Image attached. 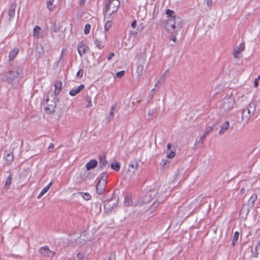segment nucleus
Instances as JSON below:
<instances>
[{"label":"nucleus","instance_id":"obj_44","mask_svg":"<svg viewBox=\"0 0 260 260\" xmlns=\"http://www.w3.org/2000/svg\"><path fill=\"white\" fill-rule=\"evenodd\" d=\"M129 167L137 169L138 166V162L137 161L134 164H129Z\"/></svg>","mask_w":260,"mask_h":260},{"label":"nucleus","instance_id":"obj_10","mask_svg":"<svg viewBox=\"0 0 260 260\" xmlns=\"http://www.w3.org/2000/svg\"><path fill=\"white\" fill-rule=\"evenodd\" d=\"M158 205L159 202H155L152 205H150L147 203L145 207V211L147 212L149 211L150 212L152 213Z\"/></svg>","mask_w":260,"mask_h":260},{"label":"nucleus","instance_id":"obj_52","mask_svg":"<svg viewBox=\"0 0 260 260\" xmlns=\"http://www.w3.org/2000/svg\"><path fill=\"white\" fill-rule=\"evenodd\" d=\"M239 54V52H237L236 50H234V53H233V55H234V57L238 58Z\"/></svg>","mask_w":260,"mask_h":260},{"label":"nucleus","instance_id":"obj_36","mask_svg":"<svg viewBox=\"0 0 260 260\" xmlns=\"http://www.w3.org/2000/svg\"><path fill=\"white\" fill-rule=\"evenodd\" d=\"M132 200L130 197L125 196L124 198V204L126 206H129L132 204Z\"/></svg>","mask_w":260,"mask_h":260},{"label":"nucleus","instance_id":"obj_50","mask_svg":"<svg viewBox=\"0 0 260 260\" xmlns=\"http://www.w3.org/2000/svg\"><path fill=\"white\" fill-rule=\"evenodd\" d=\"M115 55V54L113 52H111L110 53V54L109 55L108 57V60H110V59H111V58Z\"/></svg>","mask_w":260,"mask_h":260},{"label":"nucleus","instance_id":"obj_37","mask_svg":"<svg viewBox=\"0 0 260 260\" xmlns=\"http://www.w3.org/2000/svg\"><path fill=\"white\" fill-rule=\"evenodd\" d=\"M244 44L241 43L239 45V46L237 47V48L235 50H236L237 52H239L240 53L241 52L243 51L244 50Z\"/></svg>","mask_w":260,"mask_h":260},{"label":"nucleus","instance_id":"obj_55","mask_svg":"<svg viewBox=\"0 0 260 260\" xmlns=\"http://www.w3.org/2000/svg\"><path fill=\"white\" fill-rule=\"evenodd\" d=\"M258 80H257V79H255L254 80V86L255 87H257L258 85Z\"/></svg>","mask_w":260,"mask_h":260},{"label":"nucleus","instance_id":"obj_9","mask_svg":"<svg viewBox=\"0 0 260 260\" xmlns=\"http://www.w3.org/2000/svg\"><path fill=\"white\" fill-rule=\"evenodd\" d=\"M106 184L107 182H103L99 180V182L96 186V189L98 193L101 194L104 192L105 189Z\"/></svg>","mask_w":260,"mask_h":260},{"label":"nucleus","instance_id":"obj_5","mask_svg":"<svg viewBox=\"0 0 260 260\" xmlns=\"http://www.w3.org/2000/svg\"><path fill=\"white\" fill-rule=\"evenodd\" d=\"M22 76V69L21 68H17L15 71H10L6 75V81L10 83L15 79L21 78Z\"/></svg>","mask_w":260,"mask_h":260},{"label":"nucleus","instance_id":"obj_18","mask_svg":"<svg viewBox=\"0 0 260 260\" xmlns=\"http://www.w3.org/2000/svg\"><path fill=\"white\" fill-rule=\"evenodd\" d=\"M16 6L17 5L16 3L12 4L10 6V7L9 10V16L10 19L13 18L15 15V9L16 8Z\"/></svg>","mask_w":260,"mask_h":260},{"label":"nucleus","instance_id":"obj_15","mask_svg":"<svg viewBox=\"0 0 260 260\" xmlns=\"http://www.w3.org/2000/svg\"><path fill=\"white\" fill-rule=\"evenodd\" d=\"M257 199V194L255 193H253L252 194L251 197L249 198L247 204L249 207L252 208L255 204V202Z\"/></svg>","mask_w":260,"mask_h":260},{"label":"nucleus","instance_id":"obj_31","mask_svg":"<svg viewBox=\"0 0 260 260\" xmlns=\"http://www.w3.org/2000/svg\"><path fill=\"white\" fill-rule=\"evenodd\" d=\"M100 176H101V177L99 179L100 181H103V182H107V177H108V174L107 172H103V173H101Z\"/></svg>","mask_w":260,"mask_h":260},{"label":"nucleus","instance_id":"obj_25","mask_svg":"<svg viewBox=\"0 0 260 260\" xmlns=\"http://www.w3.org/2000/svg\"><path fill=\"white\" fill-rule=\"evenodd\" d=\"M246 108L248 109L249 113L253 114L255 111V104L253 102L250 103Z\"/></svg>","mask_w":260,"mask_h":260},{"label":"nucleus","instance_id":"obj_29","mask_svg":"<svg viewBox=\"0 0 260 260\" xmlns=\"http://www.w3.org/2000/svg\"><path fill=\"white\" fill-rule=\"evenodd\" d=\"M146 57L141 56L138 59L137 64L144 67L146 64Z\"/></svg>","mask_w":260,"mask_h":260},{"label":"nucleus","instance_id":"obj_53","mask_svg":"<svg viewBox=\"0 0 260 260\" xmlns=\"http://www.w3.org/2000/svg\"><path fill=\"white\" fill-rule=\"evenodd\" d=\"M207 5L208 6L210 7L212 5V0H207Z\"/></svg>","mask_w":260,"mask_h":260},{"label":"nucleus","instance_id":"obj_11","mask_svg":"<svg viewBox=\"0 0 260 260\" xmlns=\"http://www.w3.org/2000/svg\"><path fill=\"white\" fill-rule=\"evenodd\" d=\"M215 124H213L211 126H208L203 135L201 136L199 140V142H201V143H203L204 139L205 138V137L212 131V130L215 127Z\"/></svg>","mask_w":260,"mask_h":260},{"label":"nucleus","instance_id":"obj_23","mask_svg":"<svg viewBox=\"0 0 260 260\" xmlns=\"http://www.w3.org/2000/svg\"><path fill=\"white\" fill-rule=\"evenodd\" d=\"M230 126V123L228 121H226L224 122L221 127L220 129L219 130V134L220 135L223 134L226 130L228 129Z\"/></svg>","mask_w":260,"mask_h":260},{"label":"nucleus","instance_id":"obj_39","mask_svg":"<svg viewBox=\"0 0 260 260\" xmlns=\"http://www.w3.org/2000/svg\"><path fill=\"white\" fill-rule=\"evenodd\" d=\"M90 25L89 24H86L84 27V33L86 35H87L89 33V30L90 29Z\"/></svg>","mask_w":260,"mask_h":260},{"label":"nucleus","instance_id":"obj_51","mask_svg":"<svg viewBox=\"0 0 260 260\" xmlns=\"http://www.w3.org/2000/svg\"><path fill=\"white\" fill-rule=\"evenodd\" d=\"M136 25H137V22H136V20H134L132 24H131V26L133 28H135L136 27Z\"/></svg>","mask_w":260,"mask_h":260},{"label":"nucleus","instance_id":"obj_33","mask_svg":"<svg viewBox=\"0 0 260 260\" xmlns=\"http://www.w3.org/2000/svg\"><path fill=\"white\" fill-rule=\"evenodd\" d=\"M95 46L99 48V49H102L104 47V45H103V43L101 40L96 39L95 41Z\"/></svg>","mask_w":260,"mask_h":260},{"label":"nucleus","instance_id":"obj_35","mask_svg":"<svg viewBox=\"0 0 260 260\" xmlns=\"http://www.w3.org/2000/svg\"><path fill=\"white\" fill-rule=\"evenodd\" d=\"M54 0H47V8L50 10H52L53 9V3Z\"/></svg>","mask_w":260,"mask_h":260},{"label":"nucleus","instance_id":"obj_47","mask_svg":"<svg viewBox=\"0 0 260 260\" xmlns=\"http://www.w3.org/2000/svg\"><path fill=\"white\" fill-rule=\"evenodd\" d=\"M114 111L111 110V111L110 112L109 115L107 117V118L109 119V120H110L113 117V116H114Z\"/></svg>","mask_w":260,"mask_h":260},{"label":"nucleus","instance_id":"obj_38","mask_svg":"<svg viewBox=\"0 0 260 260\" xmlns=\"http://www.w3.org/2000/svg\"><path fill=\"white\" fill-rule=\"evenodd\" d=\"M80 193L82 194L83 199L86 201L89 200L91 198V196L87 192L84 193L80 192Z\"/></svg>","mask_w":260,"mask_h":260},{"label":"nucleus","instance_id":"obj_28","mask_svg":"<svg viewBox=\"0 0 260 260\" xmlns=\"http://www.w3.org/2000/svg\"><path fill=\"white\" fill-rule=\"evenodd\" d=\"M239 236V233L238 232H235L234 234V237L232 239V246L233 247L235 246L236 242H237Z\"/></svg>","mask_w":260,"mask_h":260},{"label":"nucleus","instance_id":"obj_8","mask_svg":"<svg viewBox=\"0 0 260 260\" xmlns=\"http://www.w3.org/2000/svg\"><path fill=\"white\" fill-rule=\"evenodd\" d=\"M99 168L102 171L107 168H109V164L108 161L106 159L105 155H100L99 157Z\"/></svg>","mask_w":260,"mask_h":260},{"label":"nucleus","instance_id":"obj_49","mask_svg":"<svg viewBox=\"0 0 260 260\" xmlns=\"http://www.w3.org/2000/svg\"><path fill=\"white\" fill-rule=\"evenodd\" d=\"M168 162V161L166 159H162L160 163V165L163 167H165L167 164Z\"/></svg>","mask_w":260,"mask_h":260},{"label":"nucleus","instance_id":"obj_24","mask_svg":"<svg viewBox=\"0 0 260 260\" xmlns=\"http://www.w3.org/2000/svg\"><path fill=\"white\" fill-rule=\"evenodd\" d=\"M51 182H50L42 190V191L38 196V199H40L44 194H45L48 191L51 185Z\"/></svg>","mask_w":260,"mask_h":260},{"label":"nucleus","instance_id":"obj_43","mask_svg":"<svg viewBox=\"0 0 260 260\" xmlns=\"http://www.w3.org/2000/svg\"><path fill=\"white\" fill-rule=\"evenodd\" d=\"M175 155V152L173 151H171L169 154H168L167 157L168 158H172Z\"/></svg>","mask_w":260,"mask_h":260},{"label":"nucleus","instance_id":"obj_22","mask_svg":"<svg viewBox=\"0 0 260 260\" xmlns=\"http://www.w3.org/2000/svg\"><path fill=\"white\" fill-rule=\"evenodd\" d=\"M19 52V49L18 48H14L9 53V59L13 60Z\"/></svg>","mask_w":260,"mask_h":260},{"label":"nucleus","instance_id":"obj_2","mask_svg":"<svg viewBox=\"0 0 260 260\" xmlns=\"http://www.w3.org/2000/svg\"><path fill=\"white\" fill-rule=\"evenodd\" d=\"M235 104V99L232 96L224 98L222 100L220 112L223 114L232 110Z\"/></svg>","mask_w":260,"mask_h":260},{"label":"nucleus","instance_id":"obj_56","mask_svg":"<svg viewBox=\"0 0 260 260\" xmlns=\"http://www.w3.org/2000/svg\"><path fill=\"white\" fill-rule=\"evenodd\" d=\"M117 106L116 105H113L111 107V110L114 111L115 109L116 108Z\"/></svg>","mask_w":260,"mask_h":260},{"label":"nucleus","instance_id":"obj_54","mask_svg":"<svg viewBox=\"0 0 260 260\" xmlns=\"http://www.w3.org/2000/svg\"><path fill=\"white\" fill-rule=\"evenodd\" d=\"M54 148V145L53 144H50L48 149L50 151H52V150Z\"/></svg>","mask_w":260,"mask_h":260},{"label":"nucleus","instance_id":"obj_58","mask_svg":"<svg viewBox=\"0 0 260 260\" xmlns=\"http://www.w3.org/2000/svg\"><path fill=\"white\" fill-rule=\"evenodd\" d=\"M172 147V144L171 143H168L167 145V148L168 149H170V148Z\"/></svg>","mask_w":260,"mask_h":260},{"label":"nucleus","instance_id":"obj_34","mask_svg":"<svg viewBox=\"0 0 260 260\" xmlns=\"http://www.w3.org/2000/svg\"><path fill=\"white\" fill-rule=\"evenodd\" d=\"M167 71H166V72L164 73V75H162L160 77V78L159 80H158L156 82V83H155V87H156V86H157V84H160V83H161V82H164V81H165V79H166V73H167Z\"/></svg>","mask_w":260,"mask_h":260},{"label":"nucleus","instance_id":"obj_42","mask_svg":"<svg viewBox=\"0 0 260 260\" xmlns=\"http://www.w3.org/2000/svg\"><path fill=\"white\" fill-rule=\"evenodd\" d=\"M77 256L78 260H83L85 257V255L83 253H79L77 254Z\"/></svg>","mask_w":260,"mask_h":260},{"label":"nucleus","instance_id":"obj_4","mask_svg":"<svg viewBox=\"0 0 260 260\" xmlns=\"http://www.w3.org/2000/svg\"><path fill=\"white\" fill-rule=\"evenodd\" d=\"M120 6V2L118 0H108V3L105 6L106 14L111 15L117 11Z\"/></svg>","mask_w":260,"mask_h":260},{"label":"nucleus","instance_id":"obj_21","mask_svg":"<svg viewBox=\"0 0 260 260\" xmlns=\"http://www.w3.org/2000/svg\"><path fill=\"white\" fill-rule=\"evenodd\" d=\"M252 114L249 113L248 109H244L242 112V119L243 120H247Z\"/></svg>","mask_w":260,"mask_h":260},{"label":"nucleus","instance_id":"obj_19","mask_svg":"<svg viewBox=\"0 0 260 260\" xmlns=\"http://www.w3.org/2000/svg\"><path fill=\"white\" fill-rule=\"evenodd\" d=\"M88 47L84 44H81L78 47V51L80 56H82L86 52V49Z\"/></svg>","mask_w":260,"mask_h":260},{"label":"nucleus","instance_id":"obj_3","mask_svg":"<svg viewBox=\"0 0 260 260\" xmlns=\"http://www.w3.org/2000/svg\"><path fill=\"white\" fill-rule=\"evenodd\" d=\"M57 98L52 93L50 96H48L46 100L45 110L48 113H52L55 112Z\"/></svg>","mask_w":260,"mask_h":260},{"label":"nucleus","instance_id":"obj_7","mask_svg":"<svg viewBox=\"0 0 260 260\" xmlns=\"http://www.w3.org/2000/svg\"><path fill=\"white\" fill-rule=\"evenodd\" d=\"M41 254L44 257L52 258L55 254V252L51 250L47 246L41 247L39 249Z\"/></svg>","mask_w":260,"mask_h":260},{"label":"nucleus","instance_id":"obj_6","mask_svg":"<svg viewBox=\"0 0 260 260\" xmlns=\"http://www.w3.org/2000/svg\"><path fill=\"white\" fill-rule=\"evenodd\" d=\"M104 209L107 212H109L115 207L118 203V200L114 194L113 197L104 201Z\"/></svg>","mask_w":260,"mask_h":260},{"label":"nucleus","instance_id":"obj_17","mask_svg":"<svg viewBox=\"0 0 260 260\" xmlns=\"http://www.w3.org/2000/svg\"><path fill=\"white\" fill-rule=\"evenodd\" d=\"M55 90L54 95L56 96V95L59 94L62 89V83L61 81H56L54 84Z\"/></svg>","mask_w":260,"mask_h":260},{"label":"nucleus","instance_id":"obj_59","mask_svg":"<svg viewBox=\"0 0 260 260\" xmlns=\"http://www.w3.org/2000/svg\"><path fill=\"white\" fill-rule=\"evenodd\" d=\"M256 79H257V80L260 79V75L258 76L257 78H256Z\"/></svg>","mask_w":260,"mask_h":260},{"label":"nucleus","instance_id":"obj_41","mask_svg":"<svg viewBox=\"0 0 260 260\" xmlns=\"http://www.w3.org/2000/svg\"><path fill=\"white\" fill-rule=\"evenodd\" d=\"M83 70L81 69L76 74V77L78 78H81L83 76Z\"/></svg>","mask_w":260,"mask_h":260},{"label":"nucleus","instance_id":"obj_12","mask_svg":"<svg viewBox=\"0 0 260 260\" xmlns=\"http://www.w3.org/2000/svg\"><path fill=\"white\" fill-rule=\"evenodd\" d=\"M4 158L7 161V164H10L13 160V153L10 151H5Z\"/></svg>","mask_w":260,"mask_h":260},{"label":"nucleus","instance_id":"obj_13","mask_svg":"<svg viewBox=\"0 0 260 260\" xmlns=\"http://www.w3.org/2000/svg\"><path fill=\"white\" fill-rule=\"evenodd\" d=\"M98 165V161L95 159H91L89 162L86 164V168L89 171L95 168Z\"/></svg>","mask_w":260,"mask_h":260},{"label":"nucleus","instance_id":"obj_40","mask_svg":"<svg viewBox=\"0 0 260 260\" xmlns=\"http://www.w3.org/2000/svg\"><path fill=\"white\" fill-rule=\"evenodd\" d=\"M85 100L87 103V107H90L92 106V103L90 98L89 96H87L85 98Z\"/></svg>","mask_w":260,"mask_h":260},{"label":"nucleus","instance_id":"obj_57","mask_svg":"<svg viewBox=\"0 0 260 260\" xmlns=\"http://www.w3.org/2000/svg\"><path fill=\"white\" fill-rule=\"evenodd\" d=\"M84 3H85V0H81L80 2V5H83L84 4Z\"/></svg>","mask_w":260,"mask_h":260},{"label":"nucleus","instance_id":"obj_32","mask_svg":"<svg viewBox=\"0 0 260 260\" xmlns=\"http://www.w3.org/2000/svg\"><path fill=\"white\" fill-rule=\"evenodd\" d=\"M144 70V67L141 66V64H137V73L138 74V76H140L142 75L143 71Z\"/></svg>","mask_w":260,"mask_h":260},{"label":"nucleus","instance_id":"obj_45","mask_svg":"<svg viewBox=\"0 0 260 260\" xmlns=\"http://www.w3.org/2000/svg\"><path fill=\"white\" fill-rule=\"evenodd\" d=\"M125 73L124 71H121L116 73V77L117 78H121L122 76L124 75Z\"/></svg>","mask_w":260,"mask_h":260},{"label":"nucleus","instance_id":"obj_14","mask_svg":"<svg viewBox=\"0 0 260 260\" xmlns=\"http://www.w3.org/2000/svg\"><path fill=\"white\" fill-rule=\"evenodd\" d=\"M84 88V85L83 84H81L77 88L73 89L71 90H70L69 94L71 96H75L77 94L79 93Z\"/></svg>","mask_w":260,"mask_h":260},{"label":"nucleus","instance_id":"obj_30","mask_svg":"<svg viewBox=\"0 0 260 260\" xmlns=\"http://www.w3.org/2000/svg\"><path fill=\"white\" fill-rule=\"evenodd\" d=\"M112 21L110 20H108L106 21L105 24L104 30L105 31H107L109 30V29L112 27Z\"/></svg>","mask_w":260,"mask_h":260},{"label":"nucleus","instance_id":"obj_46","mask_svg":"<svg viewBox=\"0 0 260 260\" xmlns=\"http://www.w3.org/2000/svg\"><path fill=\"white\" fill-rule=\"evenodd\" d=\"M155 88H153L151 90L149 95H148V98L150 99H152L153 98V92L155 91Z\"/></svg>","mask_w":260,"mask_h":260},{"label":"nucleus","instance_id":"obj_16","mask_svg":"<svg viewBox=\"0 0 260 260\" xmlns=\"http://www.w3.org/2000/svg\"><path fill=\"white\" fill-rule=\"evenodd\" d=\"M260 251V241H257L255 247L252 250V253L254 257H257L259 252Z\"/></svg>","mask_w":260,"mask_h":260},{"label":"nucleus","instance_id":"obj_27","mask_svg":"<svg viewBox=\"0 0 260 260\" xmlns=\"http://www.w3.org/2000/svg\"><path fill=\"white\" fill-rule=\"evenodd\" d=\"M41 28L39 26H35L34 28V36L35 38L38 39L40 38V32Z\"/></svg>","mask_w":260,"mask_h":260},{"label":"nucleus","instance_id":"obj_48","mask_svg":"<svg viewBox=\"0 0 260 260\" xmlns=\"http://www.w3.org/2000/svg\"><path fill=\"white\" fill-rule=\"evenodd\" d=\"M58 30H59V28H56L53 30V31L51 32V36H52V38H54V39L55 38V36L54 34V33L57 32L58 31Z\"/></svg>","mask_w":260,"mask_h":260},{"label":"nucleus","instance_id":"obj_26","mask_svg":"<svg viewBox=\"0 0 260 260\" xmlns=\"http://www.w3.org/2000/svg\"><path fill=\"white\" fill-rule=\"evenodd\" d=\"M110 167L113 170L118 171L120 169V164L118 161H115L110 165Z\"/></svg>","mask_w":260,"mask_h":260},{"label":"nucleus","instance_id":"obj_1","mask_svg":"<svg viewBox=\"0 0 260 260\" xmlns=\"http://www.w3.org/2000/svg\"><path fill=\"white\" fill-rule=\"evenodd\" d=\"M166 14L169 17L165 25L166 29L173 35L170 37V40L175 42L176 35L178 32V29L182 27L181 21L180 18H176L175 12L173 10L167 9Z\"/></svg>","mask_w":260,"mask_h":260},{"label":"nucleus","instance_id":"obj_20","mask_svg":"<svg viewBox=\"0 0 260 260\" xmlns=\"http://www.w3.org/2000/svg\"><path fill=\"white\" fill-rule=\"evenodd\" d=\"M12 174H10L6 178V182L4 185V189L7 190L8 189L10 185L12 183Z\"/></svg>","mask_w":260,"mask_h":260}]
</instances>
